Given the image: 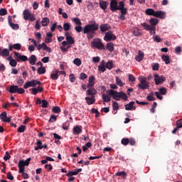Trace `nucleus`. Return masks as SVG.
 Listing matches in <instances>:
<instances>
[{"label":"nucleus","instance_id":"f257e3e1","mask_svg":"<svg viewBox=\"0 0 182 182\" xmlns=\"http://www.w3.org/2000/svg\"><path fill=\"white\" fill-rule=\"evenodd\" d=\"M149 23H151V26L147 24V23H143L141 26L144 28L145 31H149L151 35H156V25L159 23V20L151 18L149 20Z\"/></svg>","mask_w":182,"mask_h":182},{"label":"nucleus","instance_id":"f03ea898","mask_svg":"<svg viewBox=\"0 0 182 182\" xmlns=\"http://www.w3.org/2000/svg\"><path fill=\"white\" fill-rule=\"evenodd\" d=\"M97 29H99V25L97 23L88 24L84 27L83 33L87 35L88 39H92L95 36V31H97Z\"/></svg>","mask_w":182,"mask_h":182},{"label":"nucleus","instance_id":"7ed1b4c3","mask_svg":"<svg viewBox=\"0 0 182 182\" xmlns=\"http://www.w3.org/2000/svg\"><path fill=\"white\" fill-rule=\"evenodd\" d=\"M96 95H97V91L96 89H90L87 90V97H85V101L87 102V105H95L96 102V99L95 98Z\"/></svg>","mask_w":182,"mask_h":182},{"label":"nucleus","instance_id":"20e7f679","mask_svg":"<svg viewBox=\"0 0 182 182\" xmlns=\"http://www.w3.org/2000/svg\"><path fill=\"white\" fill-rule=\"evenodd\" d=\"M29 161H31V158H28L26 161L21 160L18 162V168H19L18 173H21L22 177L24 178L25 179L29 178V176L28 175V173L23 172L25 171V166H29Z\"/></svg>","mask_w":182,"mask_h":182},{"label":"nucleus","instance_id":"39448f33","mask_svg":"<svg viewBox=\"0 0 182 182\" xmlns=\"http://www.w3.org/2000/svg\"><path fill=\"white\" fill-rule=\"evenodd\" d=\"M139 84L138 85V87L141 89L142 90H146V89H149L150 87L149 82H147V78L144 77H139Z\"/></svg>","mask_w":182,"mask_h":182},{"label":"nucleus","instance_id":"423d86ee","mask_svg":"<svg viewBox=\"0 0 182 182\" xmlns=\"http://www.w3.org/2000/svg\"><path fill=\"white\" fill-rule=\"evenodd\" d=\"M9 93H18L19 95H23L25 90L23 88H19L18 85H11L9 90Z\"/></svg>","mask_w":182,"mask_h":182},{"label":"nucleus","instance_id":"0eeeda50","mask_svg":"<svg viewBox=\"0 0 182 182\" xmlns=\"http://www.w3.org/2000/svg\"><path fill=\"white\" fill-rule=\"evenodd\" d=\"M42 85V82H41L40 81H38L36 80H33L28 82H26L24 84V89H28L29 87H35V86H39Z\"/></svg>","mask_w":182,"mask_h":182},{"label":"nucleus","instance_id":"6e6552de","mask_svg":"<svg viewBox=\"0 0 182 182\" xmlns=\"http://www.w3.org/2000/svg\"><path fill=\"white\" fill-rule=\"evenodd\" d=\"M23 18L26 21H28V19H29V21H31V22H33V21L36 20V17H35V15L32 14L31 13V11L29 10H25L23 12Z\"/></svg>","mask_w":182,"mask_h":182},{"label":"nucleus","instance_id":"1a4fd4ad","mask_svg":"<svg viewBox=\"0 0 182 182\" xmlns=\"http://www.w3.org/2000/svg\"><path fill=\"white\" fill-rule=\"evenodd\" d=\"M155 84L159 85L164 83L166 82V77L163 75H159V74H154V75Z\"/></svg>","mask_w":182,"mask_h":182},{"label":"nucleus","instance_id":"9d476101","mask_svg":"<svg viewBox=\"0 0 182 182\" xmlns=\"http://www.w3.org/2000/svg\"><path fill=\"white\" fill-rule=\"evenodd\" d=\"M107 94L109 95V96H112L114 100H120V92L117 91L109 90L107 91Z\"/></svg>","mask_w":182,"mask_h":182},{"label":"nucleus","instance_id":"9b49d317","mask_svg":"<svg viewBox=\"0 0 182 182\" xmlns=\"http://www.w3.org/2000/svg\"><path fill=\"white\" fill-rule=\"evenodd\" d=\"M92 48H97V49H103L105 46L102 43L100 39H95L92 43Z\"/></svg>","mask_w":182,"mask_h":182},{"label":"nucleus","instance_id":"f8f14e48","mask_svg":"<svg viewBox=\"0 0 182 182\" xmlns=\"http://www.w3.org/2000/svg\"><path fill=\"white\" fill-rule=\"evenodd\" d=\"M115 39H116V36H114V34H113V33L112 31H108V32L105 33L104 40L106 42H109L110 41H115Z\"/></svg>","mask_w":182,"mask_h":182},{"label":"nucleus","instance_id":"ddd939ff","mask_svg":"<svg viewBox=\"0 0 182 182\" xmlns=\"http://www.w3.org/2000/svg\"><path fill=\"white\" fill-rule=\"evenodd\" d=\"M14 55H15V59H16L17 62H21V60H22V62H26V60H28L27 56L22 55L19 53L14 52Z\"/></svg>","mask_w":182,"mask_h":182},{"label":"nucleus","instance_id":"4468645a","mask_svg":"<svg viewBox=\"0 0 182 182\" xmlns=\"http://www.w3.org/2000/svg\"><path fill=\"white\" fill-rule=\"evenodd\" d=\"M119 8H120V3L118 5L117 1L116 0H111V2H110L111 11H118Z\"/></svg>","mask_w":182,"mask_h":182},{"label":"nucleus","instance_id":"2eb2a0df","mask_svg":"<svg viewBox=\"0 0 182 182\" xmlns=\"http://www.w3.org/2000/svg\"><path fill=\"white\" fill-rule=\"evenodd\" d=\"M93 86H95V76H91L90 77L88 83L87 85V90H90V89H95Z\"/></svg>","mask_w":182,"mask_h":182},{"label":"nucleus","instance_id":"dca6fc26","mask_svg":"<svg viewBox=\"0 0 182 182\" xmlns=\"http://www.w3.org/2000/svg\"><path fill=\"white\" fill-rule=\"evenodd\" d=\"M98 71L101 72V73H104V72H106V63L105 62V60H102L99 66H98Z\"/></svg>","mask_w":182,"mask_h":182},{"label":"nucleus","instance_id":"f3484780","mask_svg":"<svg viewBox=\"0 0 182 182\" xmlns=\"http://www.w3.org/2000/svg\"><path fill=\"white\" fill-rule=\"evenodd\" d=\"M0 119L2 120V122H6L7 123H9L11 122V117H7L6 113L4 112L0 114Z\"/></svg>","mask_w":182,"mask_h":182},{"label":"nucleus","instance_id":"a211bd4d","mask_svg":"<svg viewBox=\"0 0 182 182\" xmlns=\"http://www.w3.org/2000/svg\"><path fill=\"white\" fill-rule=\"evenodd\" d=\"M144 59V53L141 50H139L138 54L135 57L136 62H141Z\"/></svg>","mask_w":182,"mask_h":182},{"label":"nucleus","instance_id":"6ab92c4d","mask_svg":"<svg viewBox=\"0 0 182 182\" xmlns=\"http://www.w3.org/2000/svg\"><path fill=\"white\" fill-rule=\"evenodd\" d=\"M155 18H160L161 19H164L166 18V12L161 11H155Z\"/></svg>","mask_w":182,"mask_h":182},{"label":"nucleus","instance_id":"aec40b11","mask_svg":"<svg viewBox=\"0 0 182 182\" xmlns=\"http://www.w3.org/2000/svg\"><path fill=\"white\" fill-rule=\"evenodd\" d=\"M118 10L121 11L122 15H126V14H127V10L124 9V2L123 1L119 2V8Z\"/></svg>","mask_w":182,"mask_h":182},{"label":"nucleus","instance_id":"412c9836","mask_svg":"<svg viewBox=\"0 0 182 182\" xmlns=\"http://www.w3.org/2000/svg\"><path fill=\"white\" fill-rule=\"evenodd\" d=\"M50 77L53 80H58V79H59V70H55L53 71L50 74Z\"/></svg>","mask_w":182,"mask_h":182},{"label":"nucleus","instance_id":"4be33fe9","mask_svg":"<svg viewBox=\"0 0 182 182\" xmlns=\"http://www.w3.org/2000/svg\"><path fill=\"white\" fill-rule=\"evenodd\" d=\"M134 102H130L129 104L125 105V110H136V107H134Z\"/></svg>","mask_w":182,"mask_h":182},{"label":"nucleus","instance_id":"5701e85b","mask_svg":"<svg viewBox=\"0 0 182 182\" xmlns=\"http://www.w3.org/2000/svg\"><path fill=\"white\" fill-rule=\"evenodd\" d=\"M30 65H35L36 63V61L38 60V58H36V55H31V57L28 59Z\"/></svg>","mask_w":182,"mask_h":182},{"label":"nucleus","instance_id":"b1692460","mask_svg":"<svg viewBox=\"0 0 182 182\" xmlns=\"http://www.w3.org/2000/svg\"><path fill=\"white\" fill-rule=\"evenodd\" d=\"M0 56H3V58L9 56V50L6 48L2 50L1 48H0Z\"/></svg>","mask_w":182,"mask_h":182},{"label":"nucleus","instance_id":"393cba45","mask_svg":"<svg viewBox=\"0 0 182 182\" xmlns=\"http://www.w3.org/2000/svg\"><path fill=\"white\" fill-rule=\"evenodd\" d=\"M102 97L103 102H105V103H109V102H110V100H112V97H110V95L109 94H102Z\"/></svg>","mask_w":182,"mask_h":182},{"label":"nucleus","instance_id":"a878e982","mask_svg":"<svg viewBox=\"0 0 182 182\" xmlns=\"http://www.w3.org/2000/svg\"><path fill=\"white\" fill-rule=\"evenodd\" d=\"M43 88L41 87H34L31 89V92L33 93V95H38V92H43Z\"/></svg>","mask_w":182,"mask_h":182},{"label":"nucleus","instance_id":"bb28decb","mask_svg":"<svg viewBox=\"0 0 182 182\" xmlns=\"http://www.w3.org/2000/svg\"><path fill=\"white\" fill-rule=\"evenodd\" d=\"M100 6L102 9L105 11V9H107V2H106L103 0H100Z\"/></svg>","mask_w":182,"mask_h":182},{"label":"nucleus","instance_id":"cd10ccee","mask_svg":"<svg viewBox=\"0 0 182 182\" xmlns=\"http://www.w3.org/2000/svg\"><path fill=\"white\" fill-rule=\"evenodd\" d=\"M66 36V41L68 43V45H73L75 43V40H73V38L72 36H68V33H65Z\"/></svg>","mask_w":182,"mask_h":182},{"label":"nucleus","instance_id":"c85d7f7f","mask_svg":"<svg viewBox=\"0 0 182 182\" xmlns=\"http://www.w3.org/2000/svg\"><path fill=\"white\" fill-rule=\"evenodd\" d=\"M100 29L102 32H106V31L110 29V26H109V24H102L100 26Z\"/></svg>","mask_w":182,"mask_h":182},{"label":"nucleus","instance_id":"c756f323","mask_svg":"<svg viewBox=\"0 0 182 182\" xmlns=\"http://www.w3.org/2000/svg\"><path fill=\"white\" fill-rule=\"evenodd\" d=\"M106 49H107V50L109 52H113V50H114V44L108 43L106 46Z\"/></svg>","mask_w":182,"mask_h":182},{"label":"nucleus","instance_id":"7c9ffc66","mask_svg":"<svg viewBox=\"0 0 182 182\" xmlns=\"http://www.w3.org/2000/svg\"><path fill=\"white\" fill-rule=\"evenodd\" d=\"M115 82L116 85H117V86H119V87H123V86H124V83H123V81H122V80L119 79V77H115Z\"/></svg>","mask_w":182,"mask_h":182},{"label":"nucleus","instance_id":"2f4dec72","mask_svg":"<svg viewBox=\"0 0 182 182\" xmlns=\"http://www.w3.org/2000/svg\"><path fill=\"white\" fill-rule=\"evenodd\" d=\"M36 144L37 146H35L34 150L38 151L42 150V149H43V146H42V141L41 140L37 141Z\"/></svg>","mask_w":182,"mask_h":182},{"label":"nucleus","instance_id":"473e14b6","mask_svg":"<svg viewBox=\"0 0 182 182\" xmlns=\"http://www.w3.org/2000/svg\"><path fill=\"white\" fill-rule=\"evenodd\" d=\"M73 132L74 134H79L80 133H82V127L75 126L73 128Z\"/></svg>","mask_w":182,"mask_h":182},{"label":"nucleus","instance_id":"72a5a7b5","mask_svg":"<svg viewBox=\"0 0 182 182\" xmlns=\"http://www.w3.org/2000/svg\"><path fill=\"white\" fill-rule=\"evenodd\" d=\"M105 68L109 70H112V69H113V61L109 60L107 63H105Z\"/></svg>","mask_w":182,"mask_h":182},{"label":"nucleus","instance_id":"f704fd0d","mask_svg":"<svg viewBox=\"0 0 182 182\" xmlns=\"http://www.w3.org/2000/svg\"><path fill=\"white\" fill-rule=\"evenodd\" d=\"M146 14L150 16H155L156 11L153 10V9H147L146 10Z\"/></svg>","mask_w":182,"mask_h":182},{"label":"nucleus","instance_id":"c9c22d12","mask_svg":"<svg viewBox=\"0 0 182 182\" xmlns=\"http://www.w3.org/2000/svg\"><path fill=\"white\" fill-rule=\"evenodd\" d=\"M71 21L75 25H77V26L82 25V21H80V18H72Z\"/></svg>","mask_w":182,"mask_h":182},{"label":"nucleus","instance_id":"e433bc0d","mask_svg":"<svg viewBox=\"0 0 182 182\" xmlns=\"http://www.w3.org/2000/svg\"><path fill=\"white\" fill-rule=\"evenodd\" d=\"M161 59L165 62L166 65H168L170 63V57L168 55H162Z\"/></svg>","mask_w":182,"mask_h":182},{"label":"nucleus","instance_id":"4c0bfd02","mask_svg":"<svg viewBox=\"0 0 182 182\" xmlns=\"http://www.w3.org/2000/svg\"><path fill=\"white\" fill-rule=\"evenodd\" d=\"M42 26H48L49 23V18L48 17H44L41 21Z\"/></svg>","mask_w":182,"mask_h":182},{"label":"nucleus","instance_id":"58836bf2","mask_svg":"<svg viewBox=\"0 0 182 182\" xmlns=\"http://www.w3.org/2000/svg\"><path fill=\"white\" fill-rule=\"evenodd\" d=\"M71 26H72L70 25V23H65L63 24V30L65 31V32H68V31L70 29Z\"/></svg>","mask_w":182,"mask_h":182},{"label":"nucleus","instance_id":"ea45409f","mask_svg":"<svg viewBox=\"0 0 182 182\" xmlns=\"http://www.w3.org/2000/svg\"><path fill=\"white\" fill-rule=\"evenodd\" d=\"M120 99H122V100H127V95L123 92H119V100Z\"/></svg>","mask_w":182,"mask_h":182},{"label":"nucleus","instance_id":"a19ab883","mask_svg":"<svg viewBox=\"0 0 182 182\" xmlns=\"http://www.w3.org/2000/svg\"><path fill=\"white\" fill-rule=\"evenodd\" d=\"M147 100L149 102H153L154 100V93L150 92L148 96L146 97Z\"/></svg>","mask_w":182,"mask_h":182},{"label":"nucleus","instance_id":"79ce46f5","mask_svg":"<svg viewBox=\"0 0 182 182\" xmlns=\"http://www.w3.org/2000/svg\"><path fill=\"white\" fill-rule=\"evenodd\" d=\"M73 63H74V65H76V66H80V65H82V60H80V58L74 59Z\"/></svg>","mask_w":182,"mask_h":182},{"label":"nucleus","instance_id":"37998d69","mask_svg":"<svg viewBox=\"0 0 182 182\" xmlns=\"http://www.w3.org/2000/svg\"><path fill=\"white\" fill-rule=\"evenodd\" d=\"M46 73V69H45V68H43V67L38 68V75H43Z\"/></svg>","mask_w":182,"mask_h":182},{"label":"nucleus","instance_id":"c03bdc74","mask_svg":"<svg viewBox=\"0 0 182 182\" xmlns=\"http://www.w3.org/2000/svg\"><path fill=\"white\" fill-rule=\"evenodd\" d=\"M9 26H11V28L12 29H14V31H18L19 29V25L18 24H15L14 23H11Z\"/></svg>","mask_w":182,"mask_h":182},{"label":"nucleus","instance_id":"a18cd8bd","mask_svg":"<svg viewBox=\"0 0 182 182\" xmlns=\"http://www.w3.org/2000/svg\"><path fill=\"white\" fill-rule=\"evenodd\" d=\"M24 80H23V79H22V78H21V77H18V78H17V80H16V83H17V85H18V86H22V85H23V83H24Z\"/></svg>","mask_w":182,"mask_h":182},{"label":"nucleus","instance_id":"49530a36","mask_svg":"<svg viewBox=\"0 0 182 182\" xmlns=\"http://www.w3.org/2000/svg\"><path fill=\"white\" fill-rule=\"evenodd\" d=\"M89 147H92V143L87 142L84 146H82L83 151H86Z\"/></svg>","mask_w":182,"mask_h":182},{"label":"nucleus","instance_id":"de8ad7c7","mask_svg":"<svg viewBox=\"0 0 182 182\" xmlns=\"http://www.w3.org/2000/svg\"><path fill=\"white\" fill-rule=\"evenodd\" d=\"M112 107H113V110H118L119 103H117V102H116V101H113Z\"/></svg>","mask_w":182,"mask_h":182},{"label":"nucleus","instance_id":"09e8293b","mask_svg":"<svg viewBox=\"0 0 182 182\" xmlns=\"http://www.w3.org/2000/svg\"><path fill=\"white\" fill-rule=\"evenodd\" d=\"M14 49H15L16 50H21V48H22V46L21 45V43H16L14 44Z\"/></svg>","mask_w":182,"mask_h":182},{"label":"nucleus","instance_id":"8fccbe9b","mask_svg":"<svg viewBox=\"0 0 182 182\" xmlns=\"http://www.w3.org/2000/svg\"><path fill=\"white\" fill-rule=\"evenodd\" d=\"M115 176H118L119 177H126V172L124 171L117 172L115 173Z\"/></svg>","mask_w":182,"mask_h":182},{"label":"nucleus","instance_id":"3c124183","mask_svg":"<svg viewBox=\"0 0 182 182\" xmlns=\"http://www.w3.org/2000/svg\"><path fill=\"white\" fill-rule=\"evenodd\" d=\"M25 129H26V127L24 125H21L20 127L18 129V133H23L25 132Z\"/></svg>","mask_w":182,"mask_h":182},{"label":"nucleus","instance_id":"603ef678","mask_svg":"<svg viewBox=\"0 0 182 182\" xmlns=\"http://www.w3.org/2000/svg\"><path fill=\"white\" fill-rule=\"evenodd\" d=\"M52 110L53 113H60V108L59 107H53Z\"/></svg>","mask_w":182,"mask_h":182},{"label":"nucleus","instance_id":"864d4df0","mask_svg":"<svg viewBox=\"0 0 182 182\" xmlns=\"http://www.w3.org/2000/svg\"><path fill=\"white\" fill-rule=\"evenodd\" d=\"M43 50H46L47 52H48V53H50V52H52V50L50 49V48L48 47V46H46V43L43 44Z\"/></svg>","mask_w":182,"mask_h":182},{"label":"nucleus","instance_id":"5fc2aeb1","mask_svg":"<svg viewBox=\"0 0 182 182\" xmlns=\"http://www.w3.org/2000/svg\"><path fill=\"white\" fill-rule=\"evenodd\" d=\"M9 65H10L12 68H15V66H16V65H17L16 60H15L14 59L11 60V61L9 62Z\"/></svg>","mask_w":182,"mask_h":182},{"label":"nucleus","instance_id":"6e6d98bb","mask_svg":"<svg viewBox=\"0 0 182 182\" xmlns=\"http://www.w3.org/2000/svg\"><path fill=\"white\" fill-rule=\"evenodd\" d=\"M8 14V11L5 9H0V15L1 16H4V15H6Z\"/></svg>","mask_w":182,"mask_h":182},{"label":"nucleus","instance_id":"4d7b16f0","mask_svg":"<svg viewBox=\"0 0 182 182\" xmlns=\"http://www.w3.org/2000/svg\"><path fill=\"white\" fill-rule=\"evenodd\" d=\"M87 78V75H86V73H82L80 75V79H81L82 80H85V79Z\"/></svg>","mask_w":182,"mask_h":182},{"label":"nucleus","instance_id":"13d9d810","mask_svg":"<svg viewBox=\"0 0 182 182\" xmlns=\"http://www.w3.org/2000/svg\"><path fill=\"white\" fill-rule=\"evenodd\" d=\"M128 78H129V82H135L136 81V77H134V76H133V75H132V74H129Z\"/></svg>","mask_w":182,"mask_h":182},{"label":"nucleus","instance_id":"bf43d9fd","mask_svg":"<svg viewBox=\"0 0 182 182\" xmlns=\"http://www.w3.org/2000/svg\"><path fill=\"white\" fill-rule=\"evenodd\" d=\"M129 139H122V141H121L122 144H123L124 146H127V144H129Z\"/></svg>","mask_w":182,"mask_h":182},{"label":"nucleus","instance_id":"052dcab7","mask_svg":"<svg viewBox=\"0 0 182 182\" xmlns=\"http://www.w3.org/2000/svg\"><path fill=\"white\" fill-rule=\"evenodd\" d=\"M167 90H166V87H160L159 88V93H161V95H166Z\"/></svg>","mask_w":182,"mask_h":182},{"label":"nucleus","instance_id":"680f3d73","mask_svg":"<svg viewBox=\"0 0 182 182\" xmlns=\"http://www.w3.org/2000/svg\"><path fill=\"white\" fill-rule=\"evenodd\" d=\"M75 31H76V32H77L78 33H80V32H82V25H78L75 26Z\"/></svg>","mask_w":182,"mask_h":182},{"label":"nucleus","instance_id":"e2e57ef3","mask_svg":"<svg viewBox=\"0 0 182 182\" xmlns=\"http://www.w3.org/2000/svg\"><path fill=\"white\" fill-rule=\"evenodd\" d=\"M41 103H42V107H43V108H46V107H48V105L49 104L46 100H43L42 101H41Z\"/></svg>","mask_w":182,"mask_h":182},{"label":"nucleus","instance_id":"0e129e2a","mask_svg":"<svg viewBox=\"0 0 182 182\" xmlns=\"http://www.w3.org/2000/svg\"><path fill=\"white\" fill-rule=\"evenodd\" d=\"M92 62L94 63H99V62H100V57H93L92 58Z\"/></svg>","mask_w":182,"mask_h":182},{"label":"nucleus","instance_id":"69168bd1","mask_svg":"<svg viewBox=\"0 0 182 182\" xmlns=\"http://www.w3.org/2000/svg\"><path fill=\"white\" fill-rule=\"evenodd\" d=\"M153 70H159V63H154L152 65Z\"/></svg>","mask_w":182,"mask_h":182},{"label":"nucleus","instance_id":"338daca9","mask_svg":"<svg viewBox=\"0 0 182 182\" xmlns=\"http://www.w3.org/2000/svg\"><path fill=\"white\" fill-rule=\"evenodd\" d=\"M41 62H43V63H48V62H49V57L43 58Z\"/></svg>","mask_w":182,"mask_h":182},{"label":"nucleus","instance_id":"774afa93","mask_svg":"<svg viewBox=\"0 0 182 182\" xmlns=\"http://www.w3.org/2000/svg\"><path fill=\"white\" fill-rule=\"evenodd\" d=\"M176 124H177V127L178 129L181 128L182 127V119L178 120L176 122Z\"/></svg>","mask_w":182,"mask_h":182}]
</instances>
